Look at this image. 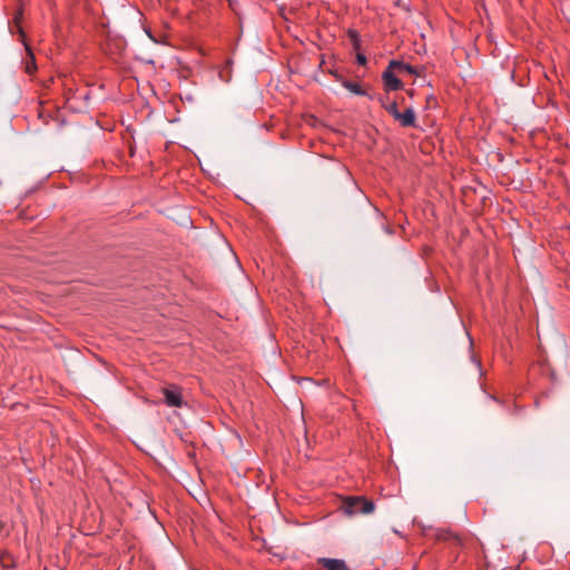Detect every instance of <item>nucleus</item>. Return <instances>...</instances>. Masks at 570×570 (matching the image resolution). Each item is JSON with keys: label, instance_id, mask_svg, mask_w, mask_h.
Listing matches in <instances>:
<instances>
[{"label": "nucleus", "instance_id": "f257e3e1", "mask_svg": "<svg viewBox=\"0 0 570 570\" xmlns=\"http://www.w3.org/2000/svg\"><path fill=\"white\" fill-rule=\"evenodd\" d=\"M374 508V502L364 497H348L344 500V511L347 514H367L373 512Z\"/></svg>", "mask_w": 570, "mask_h": 570}, {"label": "nucleus", "instance_id": "7ed1b4c3", "mask_svg": "<svg viewBox=\"0 0 570 570\" xmlns=\"http://www.w3.org/2000/svg\"><path fill=\"white\" fill-rule=\"evenodd\" d=\"M395 71L396 70L391 67L390 62L389 67L382 73V79L386 91H395L403 88V82L396 77Z\"/></svg>", "mask_w": 570, "mask_h": 570}, {"label": "nucleus", "instance_id": "f8f14e48", "mask_svg": "<svg viewBox=\"0 0 570 570\" xmlns=\"http://www.w3.org/2000/svg\"><path fill=\"white\" fill-rule=\"evenodd\" d=\"M146 33L148 35V37H149L153 41L158 42V41L153 37V35H151V32H150L149 30H146Z\"/></svg>", "mask_w": 570, "mask_h": 570}, {"label": "nucleus", "instance_id": "9b49d317", "mask_svg": "<svg viewBox=\"0 0 570 570\" xmlns=\"http://www.w3.org/2000/svg\"><path fill=\"white\" fill-rule=\"evenodd\" d=\"M330 73H331V75H333V76L335 77V79H336L337 81H340L341 83H342V80H345V79H344L341 75H338L336 71L331 70V71H330Z\"/></svg>", "mask_w": 570, "mask_h": 570}, {"label": "nucleus", "instance_id": "2eb2a0df", "mask_svg": "<svg viewBox=\"0 0 570 570\" xmlns=\"http://www.w3.org/2000/svg\"><path fill=\"white\" fill-rule=\"evenodd\" d=\"M26 50L31 55L30 48L24 43Z\"/></svg>", "mask_w": 570, "mask_h": 570}, {"label": "nucleus", "instance_id": "9d476101", "mask_svg": "<svg viewBox=\"0 0 570 570\" xmlns=\"http://www.w3.org/2000/svg\"><path fill=\"white\" fill-rule=\"evenodd\" d=\"M356 61H357L358 65H365L366 63V57L364 55H362V53H358L356 56Z\"/></svg>", "mask_w": 570, "mask_h": 570}, {"label": "nucleus", "instance_id": "6e6552de", "mask_svg": "<svg viewBox=\"0 0 570 570\" xmlns=\"http://www.w3.org/2000/svg\"><path fill=\"white\" fill-rule=\"evenodd\" d=\"M382 107L393 117L395 118V115H397L400 111L397 109V105L395 101L386 102L385 100L381 99Z\"/></svg>", "mask_w": 570, "mask_h": 570}, {"label": "nucleus", "instance_id": "1a4fd4ad", "mask_svg": "<svg viewBox=\"0 0 570 570\" xmlns=\"http://www.w3.org/2000/svg\"><path fill=\"white\" fill-rule=\"evenodd\" d=\"M22 18V11H18L14 16V27L17 28L19 35H20V38H21V41L24 42V32L20 26V20Z\"/></svg>", "mask_w": 570, "mask_h": 570}, {"label": "nucleus", "instance_id": "f03ea898", "mask_svg": "<svg viewBox=\"0 0 570 570\" xmlns=\"http://www.w3.org/2000/svg\"><path fill=\"white\" fill-rule=\"evenodd\" d=\"M165 403L169 407H181L184 404L181 390L177 385H169L163 390Z\"/></svg>", "mask_w": 570, "mask_h": 570}, {"label": "nucleus", "instance_id": "39448f33", "mask_svg": "<svg viewBox=\"0 0 570 570\" xmlns=\"http://www.w3.org/2000/svg\"><path fill=\"white\" fill-rule=\"evenodd\" d=\"M318 563L327 570H348L346 563L341 559L321 558Z\"/></svg>", "mask_w": 570, "mask_h": 570}, {"label": "nucleus", "instance_id": "4468645a", "mask_svg": "<svg viewBox=\"0 0 570 570\" xmlns=\"http://www.w3.org/2000/svg\"><path fill=\"white\" fill-rule=\"evenodd\" d=\"M350 35H351L352 38L356 39V33L355 32L351 31Z\"/></svg>", "mask_w": 570, "mask_h": 570}, {"label": "nucleus", "instance_id": "20e7f679", "mask_svg": "<svg viewBox=\"0 0 570 570\" xmlns=\"http://www.w3.org/2000/svg\"><path fill=\"white\" fill-rule=\"evenodd\" d=\"M403 127H415V112L412 108H407L403 112H399L394 118Z\"/></svg>", "mask_w": 570, "mask_h": 570}, {"label": "nucleus", "instance_id": "0eeeda50", "mask_svg": "<svg viewBox=\"0 0 570 570\" xmlns=\"http://www.w3.org/2000/svg\"><path fill=\"white\" fill-rule=\"evenodd\" d=\"M342 86L350 90L351 92L355 94V95H358V96H364L366 92L365 90L362 89V87L360 86V83L357 82H354V81H350V80H342Z\"/></svg>", "mask_w": 570, "mask_h": 570}, {"label": "nucleus", "instance_id": "423d86ee", "mask_svg": "<svg viewBox=\"0 0 570 570\" xmlns=\"http://www.w3.org/2000/svg\"><path fill=\"white\" fill-rule=\"evenodd\" d=\"M391 67L394 68L396 70V72H406L409 75L419 76V71L415 67H413L409 63H405L403 61L392 60Z\"/></svg>", "mask_w": 570, "mask_h": 570}, {"label": "nucleus", "instance_id": "ddd939ff", "mask_svg": "<svg viewBox=\"0 0 570 570\" xmlns=\"http://www.w3.org/2000/svg\"><path fill=\"white\" fill-rule=\"evenodd\" d=\"M32 69H35V65H33V63H32V66L27 65V71H28V72H31V71H32Z\"/></svg>", "mask_w": 570, "mask_h": 570}]
</instances>
